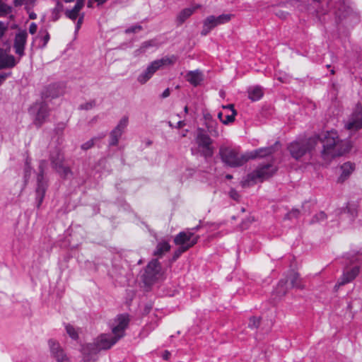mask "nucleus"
<instances>
[{
  "instance_id": "nucleus-32",
  "label": "nucleus",
  "mask_w": 362,
  "mask_h": 362,
  "mask_svg": "<svg viewBox=\"0 0 362 362\" xmlns=\"http://www.w3.org/2000/svg\"><path fill=\"white\" fill-rule=\"evenodd\" d=\"M223 108H230L232 111V114L224 115L223 124H227L228 123L233 122L235 119V116L236 115V111L233 107V105L230 104L227 106H223Z\"/></svg>"
},
{
  "instance_id": "nucleus-62",
  "label": "nucleus",
  "mask_w": 362,
  "mask_h": 362,
  "mask_svg": "<svg viewBox=\"0 0 362 362\" xmlns=\"http://www.w3.org/2000/svg\"><path fill=\"white\" fill-rule=\"evenodd\" d=\"M184 111L185 113H187L188 112V107L187 106H185V108H184Z\"/></svg>"
},
{
  "instance_id": "nucleus-34",
  "label": "nucleus",
  "mask_w": 362,
  "mask_h": 362,
  "mask_svg": "<svg viewBox=\"0 0 362 362\" xmlns=\"http://www.w3.org/2000/svg\"><path fill=\"white\" fill-rule=\"evenodd\" d=\"M103 136H102L101 138ZM100 139V137H94V138L90 139V140H88V141L83 143L81 146V149L84 150V151H87V150L90 149V148H92L94 146L95 141L96 140Z\"/></svg>"
},
{
  "instance_id": "nucleus-40",
  "label": "nucleus",
  "mask_w": 362,
  "mask_h": 362,
  "mask_svg": "<svg viewBox=\"0 0 362 362\" xmlns=\"http://www.w3.org/2000/svg\"><path fill=\"white\" fill-rule=\"evenodd\" d=\"M142 45L146 49L147 51L152 47L158 46V44L155 40L145 41L142 43Z\"/></svg>"
},
{
  "instance_id": "nucleus-25",
  "label": "nucleus",
  "mask_w": 362,
  "mask_h": 362,
  "mask_svg": "<svg viewBox=\"0 0 362 362\" xmlns=\"http://www.w3.org/2000/svg\"><path fill=\"white\" fill-rule=\"evenodd\" d=\"M263 95V91L260 86L251 87L248 90V97L252 101L259 100Z\"/></svg>"
},
{
  "instance_id": "nucleus-5",
  "label": "nucleus",
  "mask_w": 362,
  "mask_h": 362,
  "mask_svg": "<svg viewBox=\"0 0 362 362\" xmlns=\"http://www.w3.org/2000/svg\"><path fill=\"white\" fill-rule=\"evenodd\" d=\"M47 161L41 160L39 163L38 173L37 175V185L35 188L37 206L42 204L45 192L48 187L47 180L45 177V171L47 168Z\"/></svg>"
},
{
  "instance_id": "nucleus-21",
  "label": "nucleus",
  "mask_w": 362,
  "mask_h": 362,
  "mask_svg": "<svg viewBox=\"0 0 362 362\" xmlns=\"http://www.w3.org/2000/svg\"><path fill=\"white\" fill-rule=\"evenodd\" d=\"M346 129L351 131H355L362 127V114L358 112L353 115L352 117L345 124Z\"/></svg>"
},
{
  "instance_id": "nucleus-36",
  "label": "nucleus",
  "mask_w": 362,
  "mask_h": 362,
  "mask_svg": "<svg viewBox=\"0 0 362 362\" xmlns=\"http://www.w3.org/2000/svg\"><path fill=\"white\" fill-rule=\"evenodd\" d=\"M218 124L216 123H209L207 125L209 132L212 136L217 137L219 135L218 130L217 129Z\"/></svg>"
},
{
  "instance_id": "nucleus-2",
  "label": "nucleus",
  "mask_w": 362,
  "mask_h": 362,
  "mask_svg": "<svg viewBox=\"0 0 362 362\" xmlns=\"http://www.w3.org/2000/svg\"><path fill=\"white\" fill-rule=\"evenodd\" d=\"M322 144L321 152L322 158L326 161H330L332 158L340 156L345 152L343 141L339 139L338 134L335 131H329L319 136Z\"/></svg>"
},
{
  "instance_id": "nucleus-23",
  "label": "nucleus",
  "mask_w": 362,
  "mask_h": 362,
  "mask_svg": "<svg viewBox=\"0 0 362 362\" xmlns=\"http://www.w3.org/2000/svg\"><path fill=\"white\" fill-rule=\"evenodd\" d=\"M199 4L193 5L191 7L182 10L177 17V21L181 24L185 21L197 9L200 8Z\"/></svg>"
},
{
  "instance_id": "nucleus-47",
  "label": "nucleus",
  "mask_w": 362,
  "mask_h": 362,
  "mask_svg": "<svg viewBox=\"0 0 362 362\" xmlns=\"http://www.w3.org/2000/svg\"><path fill=\"white\" fill-rule=\"evenodd\" d=\"M229 195L233 199L236 200V201H238L240 197L238 192L234 189H231L230 190Z\"/></svg>"
},
{
  "instance_id": "nucleus-15",
  "label": "nucleus",
  "mask_w": 362,
  "mask_h": 362,
  "mask_svg": "<svg viewBox=\"0 0 362 362\" xmlns=\"http://www.w3.org/2000/svg\"><path fill=\"white\" fill-rule=\"evenodd\" d=\"M48 344L51 355L57 362H65L68 361L66 354L57 341L50 339Z\"/></svg>"
},
{
  "instance_id": "nucleus-59",
  "label": "nucleus",
  "mask_w": 362,
  "mask_h": 362,
  "mask_svg": "<svg viewBox=\"0 0 362 362\" xmlns=\"http://www.w3.org/2000/svg\"><path fill=\"white\" fill-rule=\"evenodd\" d=\"M170 355V354L168 351H165L163 357L165 360H168L169 358Z\"/></svg>"
},
{
  "instance_id": "nucleus-18",
  "label": "nucleus",
  "mask_w": 362,
  "mask_h": 362,
  "mask_svg": "<svg viewBox=\"0 0 362 362\" xmlns=\"http://www.w3.org/2000/svg\"><path fill=\"white\" fill-rule=\"evenodd\" d=\"M16 64L15 57L8 54L6 50L0 48V69L13 67Z\"/></svg>"
},
{
  "instance_id": "nucleus-27",
  "label": "nucleus",
  "mask_w": 362,
  "mask_h": 362,
  "mask_svg": "<svg viewBox=\"0 0 362 362\" xmlns=\"http://www.w3.org/2000/svg\"><path fill=\"white\" fill-rule=\"evenodd\" d=\"M32 173V168L30 165V162L28 159L26 160L25 167H24V175H23V184L22 187V189L25 187L27 185L30 177Z\"/></svg>"
},
{
  "instance_id": "nucleus-45",
  "label": "nucleus",
  "mask_w": 362,
  "mask_h": 362,
  "mask_svg": "<svg viewBox=\"0 0 362 362\" xmlns=\"http://www.w3.org/2000/svg\"><path fill=\"white\" fill-rule=\"evenodd\" d=\"M141 29H142V27L141 25H133V26L128 28L126 30V33H137L138 31L141 30Z\"/></svg>"
},
{
  "instance_id": "nucleus-56",
  "label": "nucleus",
  "mask_w": 362,
  "mask_h": 362,
  "mask_svg": "<svg viewBox=\"0 0 362 362\" xmlns=\"http://www.w3.org/2000/svg\"><path fill=\"white\" fill-rule=\"evenodd\" d=\"M180 255H181V253L177 252V250L175 251L173 257V259L176 260Z\"/></svg>"
},
{
  "instance_id": "nucleus-60",
  "label": "nucleus",
  "mask_w": 362,
  "mask_h": 362,
  "mask_svg": "<svg viewBox=\"0 0 362 362\" xmlns=\"http://www.w3.org/2000/svg\"><path fill=\"white\" fill-rule=\"evenodd\" d=\"M29 18H30V19H35V18H37V15H36V13H35L32 12V13H30L29 14Z\"/></svg>"
},
{
  "instance_id": "nucleus-64",
  "label": "nucleus",
  "mask_w": 362,
  "mask_h": 362,
  "mask_svg": "<svg viewBox=\"0 0 362 362\" xmlns=\"http://www.w3.org/2000/svg\"><path fill=\"white\" fill-rule=\"evenodd\" d=\"M64 1L66 3H69V2H73L74 0H64Z\"/></svg>"
},
{
  "instance_id": "nucleus-43",
  "label": "nucleus",
  "mask_w": 362,
  "mask_h": 362,
  "mask_svg": "<svg viewBox=\"0 0 362 362\" xmlns=\"http://www.w3.org/2000/svg\"><path fill=\"white\" fill-rule=\"evenodd\" d=\"M65 14L69 18L76 20L78 16V12L72 8L71 10L66 11Z\"/></svg>"
},
{
  "instance_id": "nucleus-46",
  "label": "nucleus",
  "mask_w": 362,
  "mask_h": 362,
  "mask_svg": "<svg viewBox=\"0 0 362 362\" xmlns=\"http://www.w3.org/2000/svg\"><path fill=\"white\" fill-rule=\"evenodd\" d=\"M146 49L144 47L143 45L141 44L140 47L134 52V56L135 57H139L140 55L144 54L146 52Z\"/></svg>"
},
{
  "instance_id": "nucleus-57",
  "label": "nucleus",
  "mask_w": 362,
  "mask_h": 362,
  "mask_svg": "<svg viewBox=\"0 0 362 362\" xmlns=\"http://www.w3.org/2000/svg\"><path fill=\"white\" fill-rule=\"evenodd\" d=\"M218 119L223 123V121H224V115H223V113L222 112H218Z\"/></svg>"
},
{
  "instance_id": "nucleus-17",
  "label": "nucleus",
  "mask_w": 362,
  "mask_h": 362,
  "mask_svg": "<svg viewBox=\"0 0 362 362\" xmlns=\"http://www.w3.org/2000/svg\"><path fill=\"white\" fill-rule=\"evenodd\" d=\"M359 270L360 267L357 264L353 266L350 269H347L346 271H344L343 275L335 285V288H338L341 286L351 281L358 274Z\"/></svg>"
},
{
  "instance_id": "nucleus-44",
  "label": "nucleus",
  "mask_w": 362,
  "mask_h": 362,
  "mask_svg": "<svg viewBox=\"0 0 362 362\" xmlns=\"http://www.w3.org/2000/svg\"><path fill=\"white\" fill-rule=\"evenodd\" d=\"M345 215L350 216L351 220L352 221L354 219L355 217L357 216V212L355 211V209L354 207H352L351 205H350L348 207V211L345 214Z\"/></svg>"
},
{
  "instance_id": "nucleus-11",
  "label": "nucleus",
  "mask_w": 362,
  "mask_h": 362,
  "mask_svg": "<svg viewBox=\"0 0 362 362\" xmlns=\"http://www.w3.org/2000/svg\"><path fill=\"white\" fill-rule=\"evenodd\" d=\"M276 168L272 164H267L259 167L256 170L248 175V179L256 181L259 179L262 181L270 177L276 171Z\"/></svg>"
},
{
  "instance_id": "nucleus-1",
  "label": "nucleus",
  "mask_w": 362,
  "mask_h": 362,
  "mask_svg": "<svg viewBox=\"0 0 362 362\" xmlns=\"http://www.w3.org/2000/svg\"><path fill=\"white\" fill-rule=\"evenodd\" d=\"M129 322V318L127 315H119L111 326V333L102 334L93 343L83 345L81 353L84 356V362L90 361L100 351L109 349L115 344L124 337Z\"/></svg>"
},
{
  "instance_id": "nucleus-48",
  "label": "nucleus",
  "mask_w": 362,
  "mask_h": 362,
  "mask_svg": "<svg viewBox=\"0 0 362 362\" xmlns=\"http://www.w3.org/2000/svg\"><path fill=\"white\" fill-rule=\"evenodd\" d=\"M83 6H84V2L80 1H76V3L73 8L79 13V11L81 10V8L83 7Z\"/></svg>"
},
{
  "instance_id": "nucleus-37",
  "label": "nucleus",
  "mask_w": 362,
  "mask_h": 362,
  "mask_svg": "<svg viewBox=\"0 0 362 362\" xmlns=\"http://www.w3.org/2000/svg\"><path fill=\"white\" fill-rule=\"evenodd\" d=\"M65 327L67 334L71 339H76L78 338V332L72 325H66Z\"/></svg>"
},
{
  "instance_id": "nucleus-8",
  "label": "nucleus",
  "mask_w": 362,
  "mask_h": 362,
  "mask_svg": "<svg viewBox=\"0 0 362 362\" xmlns=\"http://www.w3.org/2000/svg\"><path fill=\"white\" fill-rule=\"evenodd\" d=\"M142 277L147 285H151L163 277L161 266L157 259H153L148 264Z\"/></svg>"
},
{
  "instance_id": "nucleus-12",
  "label": "nucleus",
  "mask_w": 362,
  "mask_h": 362,
  "mask_svg": "<svg viewBox=\"0 0 362 362\" xmlns=\"http://www.w3.org/2000/svg\"><path fill=\"white\" fill-rule=\"evenodd\" d=\"M63 156L59 152L55 151L50 156V160L52 167L63 177H67L71 174L70 168L67 166L64 165Z\"/></svg>"
},
{
  "instance_id": "nucleus-54",
  "label": "nucleus",
  "mask_w": 362,
  "mask_h": 362,
  "mask_svg": "<svg viewBox=\"0 0 362 362\" xmlns=\"http://www.w3.org/2000/svg\"><path fill=\"white\" fill-rule=\"evenodd\" d=\"M299 211L298 210H293L288 214V218L297 217Z\"/></svg>"
},
{
  "instance_id": "nucleus-49",
  "label": "nucleus",
  "mask_w": 362,
  "mask_h": 362,
  "mask_svg": "<svg viewBox=\"0 0 362 362\" xmlns=\"http://www.w3.org/2000/svg\"><path fill=\"white\" fill-rule=\"evenodd\" d=\"M37 25L35 23H31L29 26V32L30 34L33 35L37 32Z\"/></svg>"
},
{
  "instance_id": "nucleus-41",
  "label": "nucleus",
  "mask_w": 362,
  "mask_h": 362,
  "mask_svg": "<svg viewBox=\"0 0 362 362\" xmlns=\"http://www.w3.org/2000/svg\"><path fill=\"white\" fill-rule=\"evenodd\" d=\"M49 40V35L47 31H45V35L40 37V42L42 43L39 46L41 48L45 47Z\"/></svg>"
},
{
  "instance_id": "nucleus-9",
  "label": "nucleus",
  "mask_w": 362,
  "mask_h": 362,
  "mask_svg": "<svg viewBox=\"0 0 362 362\" xmlns=\"http://www.w3.org/2000/svg\"><path fill=\"white\" fill-rule=\"evenodd\" d=\"M30 114L33 117V122L37 127L46 121L49 116V108L45 102H36L29 110Z\"/></svg>"
},
{
  "instance_id": "nucleus-19",
  "label": "nucleus",
  "mask_w": 362,
  "mask_h": 362,
  "mask_svg": "<svg viewBox=\"0 0 362 362\" xmlns=\"http://www.w3.org/2000/svg\"><path fill=\"white\" fill-rule=\"evenodd\" d=\"M63 93L62 87L59 84H52L48 86L42 92V96L45 98H55Z\"/></svg>"
},
{
  "instance_id": "nucleus-29",
  "label": "nucleus",
  "mask_w": 362,
  "mask_h": 362,
  "mask_svg": "<svg viewBox=\"0 0 362 362\" xmlns=\"http://www.w3.org/2000/svg\"><path fill=\"white\" fill-rule=\"evenodd\" d=\"M63 4L57 0L55 7L52 10V19L54 21H57L60 17V13L63 11Z\"/></svg>"
},
{
  "instance_id": "nucleus-20",
  "label": "nucleus",
  "mask_w": 362,
  "mask_h": 362,
  "mask_svg": "<svg viewBox=\"0 0 362 362\" xmlns=\"http://www.w3.org/2000/svg\"><path fill=\"white\" fill-rule=\"evenodd\" d=\"M275 151L274 146L259 148L255 151L247 153L248 159H254L256 158H262L272 154Z\"/></svg>"
},
{
  "instance_id": "nucleus-16",
  "label": "nucleus",
  "mask_w": 362,
  "mask_h": 362,
  "mask_svg": "<svg viewBox=\"0 0 362 362\" xmlns=\"http://www.w3.org/2000/svg\"><path fill=\"white\" fill-rule=\"evenodd\" d=\"M28 33L25 30L18 33L14 39L13 47L15 52L19 57L24 55L25 46L27 41Z\"/></svg>"
},
{
  "instance_id": "nucleus-24",
  "label": "nucleus",
  "mask_w": 362,
  "mask_h": 362,
  "mask_svg": "<svg viewBox=\"0 0 362 362\" xmlns=\"http://www.w3.org/2000/svg\"><path fill=\"white\" fill-rule=\"evenodd\" d=\"M341 174L339 177V182H344L354 171V165L350 162H347L344 163L341 166Z\"/></svg>"
},
{
  "instance_id": "nucleus-3",
  "label": "nucleus",
  "mask_w": 362,
  "mask_h": 362,
  "mask_svg": "<svg viewBox=\"0 0 362 362\" xmlns=\"http://www.w3.org/2000/svg\"><path fill=\"white\" fill-rule=\"evenodd\" d=\"M219 156L222 162L231 168L240 167L249 160L247 153L241 154L235 149L224 146L220 147Z\"/></svg>"
},
{
  "instance_id": "nucleus-58",
  "label": "nucleus",
  "mask_w": 362,
  "mask_h": 362,
  "mask_svg": "<svg viewBox=\"0 0 362 362\" xmlns=\"http://www.w3.org/2000/svg\"><path fill=\"white\" fill-rule=\"evenodd\" d=\"M185 122L184 121H179L177 124V128H182V127L185 126Z\"/></svg>"
},
{
  "instance_id": "nucleus-4",
  "label": "nucleus",
  "mask_w": 362,
  "mask_h": 362,
  "mask_svg": "<svg viewBox=\"0 0 362 362\" xmlns=\"http://www.w3.org/2000/svg\"><path fill=\"white\" fill-rule=\"evenodd\" d=\"M317 144V138H309L308 139H300L291 142L288 149L291 156L296 160L302 158L306 153L310 151Z\"/></svg>"
},
{
  "instance_id": "nucleus-53",
  "label": "nucleus",
  "mask_w": 362,
  "mask_h": 362,
  "mask_svg": "<svg viewBox=\"0 0 362 362\" xmlns=\"http://www.w3.org/2000/svg\"><path fill=\"white\" fill-rule=\"evenodd\" d=\"M11 75V73L0 74V84H1L5 79Z\"/></svg>"
},
{
  "instance_id": "nucleus-39",
  "label": "nucleus",
  "mask_w": 362,
  "mask_h": 362,
  "mask_svg": "<svg viewBox=\"0 0 362 362\" xmlns=\"http://www.w3.org/2000/svg\"><path fill=\"white\" fill-rule=\"evenodd\" d=\"M95 106V101L94 100H90L85 103L80 105L79 109L84 110H89L93 109Z\"/></svg>"
},
{
  "instance_id": "nucleus-6",
  "label": "nucleus",
  "mask_w": 362,
  "mask_h": 362,
  "mask_svg": "<svg viewBox=\"0 0 362 362\" xmlns=\"http://www.w3.org/2000/svg\"><path fill=\"white\" fill-rule=\"evenodd\" d=\"M201 154L205 158H211L214 154L213 141L203 129L199 128L195 137Z\"/></svg>"
},
{
  "instance_id": "nucleus-13",
  "label": "nucleus",
  "mask_w": 362,
  "mask_h": 362,
  "mask_svg": "<svg viewBox=\"0 0 362 362\" xmlns=\"http://www.w3.org/2000/svg\"><path fill=\"white\" fill-rule=\"evenodd\" d=\"M198 239V235H194L192 231L187 230L178 233L175 236L174 242L176 245H186L192 247L197 243Z\"/></svg>"
},
{
  "instance_id": "nucleus-14",
  "label": "nucleus",
  "mask_w": 362,
  "mask_h": 362,
  "mask_svg": "<svg viewBox=\"0 0 362 362\" xmlns=\"http://www.w3.org/2000/svg\"><path fill=\"white\" fill-rule=\"evenodd\" d=\"M177 60V57L174 55L170 57L166 56L161 59L153 61L146 67L148 70L151 71V74H153L160 68L173 64Z\"/></svg>"
},
{
  "instance_id": "nucleus-51",
  "label": "nucleus",
  "mask_w": 362,
  "mask_h": 362,
  "mask_svg": "<svg viewBox=\"0 0 362 362\" xmlns=\"http://www.w3.org/2000/svg\"><path fill=\"white\" fill-rule=\"evenodd\" d=\"M83 16H84V15L83 14L79 17V18L77 21L76 25V31H78L80 29L81 25L83 23Z\"/></svg>"
},
{
  "instance_id": "nucleus-42",
  "label": "nucleus",
  "mask_w": 362,
  "mask_h": 362,
  "mask_svg": "<svg viewBox=\"0 0 362 362\" xmlns=\"http://www.w3.org/2000/svg\"><path fill=\"white\" fill-rule=\"evenodd\" d=\"M260 320L258 317H252L250 319L249 327L253 329L259 327Z\"/></svg>"
},
{
  "instance_id": "nucleus-31",
  "label": "nucleus",
  "mask_w": 362,
  "mask_h": 362,
  "mask_svg": "<svg viewBox=\"0 0 362 362\" xmlns=\"http://www.w3.org/2000/svg\"><path fill=\"white\" fill-rule=\"evenodd\" d=\"M153 75L151 74V71L147 69V68L141 72L137 77V81L141 84L146 83Z\"/></svg>"
},
{
  "instance_id": "nucleus-61",
  "label": "nucleus",
  "mask_w": 362,
  "mask_h": 362,
  "mask_svg": "<svg viewBox=\"0 0 362 362\" xmlns=\"http://www.w3.org/2000/svg\"><path fill=\"white\" fill-rule=\"evenodd\" d=\"M226 178L228 179V180H230L233 178V176L230 174H228L226 175Z\"/></svg>"
},
{
  "instance_id": "nucleus-55",
  "label": "nucleus",
  "mask_w": 362,
  "mask_h": 362,
  "mask_svg": "<svg viewBox=\"0 0 362 362\" xmlns=\"http://www.w3.org/2000/svg\"><path fill=\"white\" fill-rule=\"evenodd\" d=\"M170 94V91L169 88H166L162 93L161 97L163 98H168Z\"/></svg>"
},
{
  "instance_id": "nucleus-28",
  "label": "nucleus",
  "mask_w": 362,
  "mask_h": 362,
  "mask_svg": "<svg viewBox=\"0 0 362 362\" xmlns=\"http://www.w3.org/2000/svg\"><path fill=\"white\" fill-rule=\"evenodd\" d=\"M123 132L121 130L114 129L112 130L110 134V145L116 146L118 144L119 139L122 135Z\"/></svg>"
},
{
  "instance_id": "nucleus-50",
  "label": "nucleus",
  "mask_w": 362,
  "mask_h": 362,
  "mask_svg": "<svg viewBox=\"0 0 362 362\" xmlns=\"http://www.w3.org/2000/svg\"><path fill=\"white\" fill-rule=\"evenodd\" d=\"M179 246V247L177 248V252H179L180 253H181V255L185 252V251H187L188 249H189L190 247H188V246H186V245H177Z\"/></svg>"
},
{
  "instance_id": "nucleus-35",
  "label": "nucleus",
  "mask_w": 362,
  "mask_h": 362,
  "mask_svg": "<svg viewBox=\"0 0 362 362\" xmlns=\"http://www.w3.org/2000/svg\"><path fill=\"white\" fill-rule=\"evenodd\" d=\"M11 12V7L0 0V16H4Z\"/></svg>"
},
{
  "instance_id": "nucleus-10",
  "label": "nucleus",
  "mask_w": 362,
  "mask_h": 362,
  "mask_svg": "<svg viewBox=\"0 0 362 362\" xmlns=\"http://www.w3.org/2000/svg\"><path fill=\"white\" fill-rule=\"evenodd\" d=\"M232 14H221L218 16H209L203 21L202 35H208L215 27L229 22L232 18Z\"/></svg>"
},
{
  "instance_id": "nucleus-33",
  "label": "nucleus",
  "mask_w": 362,
  "mask_h": 362,
  "mask_svg": "<svg viewBox=\"0 0 362 362\" xmlns=\"http://www.w3.org/2000/svg\"><path fill=\"white\" fill-rule=\"evenodd\" d=\"M129 123V118L127 116L123 117L118 122L117 125L115 127V129L118 130H121V132H124L125 128L127 127Z\"/></svg>"
},
{
  "instance_id": "nucleus-22",
  "label": "nucleus",
  "mask_w": 362,
  "mask_h": 362,
  "mask_svg": "<svg viewBox=\"0 0 362 362\" xmlns=\"http://www.w3.org/2000/svg\"><path fill=\"white\" fill-rule=\"evenodd\" d=\"M186 78L194 86H197L203 81V74L199 70L190 71L186 75Z\"/></svg>"
},
{
  "instance_id": "nucleus-30",
  "label": "nucleus",
  "mask_w": 362,
  "mask_h": 362,
  "mask_svg": "<svg viewBox=\"0 0 362 362\" xmlns=\"http://www.w3.org/2000/svg\"><path fill=\"white\" fill-rule=\"evenodd\" d=\"M36 0H13L16 6H25L27 10H30L35 6Z\"/></svg>"
},
{
  "instance_id": "nucleus-7",
  "label": "nucleus",
  "mask_w": 362,
  "mask_h": 362,
  "mask_svg": "<svg viewBox=\"0 0 362 362\" xmlns=\"http://www.w3.org/2000/svg\"><path fill=\"white\" fill-rule=\"evenodd\" d=\"M288 288H303L299 274L294 271L289 273L286 280L281 279L279 281L276 292L279 296H283L286 293Z\"/></svg>"
},
{
  "instance_id": "nucleus-52",
  "label": "nucleus",
  "mask_w": 362,
  "mask_h": 362,
  "mask_svg": "<svg viewBox=\"0 0 362 362\" xmlns=\"http://www.w3.org/2000/svg\"><path fill=\"white\" fill-rule=\"evenodd\" d=\"M6 30V26L1 22H0V38L4 35Z\"/></svg>"
},
{
  "instance_id": "nucleus-26",
  "label": "nucleus",
  "mask_w": 362,
  "mask_h": 362,
  "mask_svg": "<svg viewBox=\"0 0 362 362\" xmlns=\"http://www.w3.org/2000/svg\"><path fill=\"white\" fill-rule=\"evenodd\" d=\"M170 249V245L169 243L165 240H162L158 243L153 255L155 256L161 257L165 252L169 251Z\"/></svg>"
},
{
  "instance_id": "nucleus-38",
  "label": "nucleus",
  "mask_w": 362,
  "mask_h": 362,
  "mask_svg": "<svg viewBox=\"0 0 362 362\" xmlns=\"http://www.w3.org/2000/svg\"><path fill=\"white\" fill-rule=\"evenodd\" d=\"M326 218L327 215L323 211H320L313 217L311 223H320L324 221Z\"/></svg>"
},
{
  "instance_id": "nucleus-63",
  "label": "nucleus",
  "mask_w": 362,
  "mask_h": 362,
  "mask_svg": "<svg viewBox=\"0 0 362 362\" xmlns=\"http://www.w3.org/2000/svg\"><path fill=\"white\" fill-rule=\"evenodd\" d=\"M88 7H91L92 6V2L90 1L88 2Z\"/></svg>"
}]
</instances>
